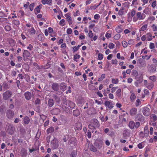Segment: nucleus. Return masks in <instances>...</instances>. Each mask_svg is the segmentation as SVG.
Segmentation results:
<instances>
[{"label":"nucleus","instance_id":"412c9836","mask_svg":"<svg viewBox=\"0 0 157 157\" xmlns=\"http://www.w3.org/2000/svg\"><path fill=\"white\" fill-rule=\"evenodd\" d=\"M75 128L77 130L81 129L82 128L81 124L79 122L76 123L75 124Z\"/></svg>","mask_w":157,"mask_h":157},{"label":"nucleus","instance_id":"09e8293b","mask_svg":"<svg viewBox=\"0 0 157 157\" xmlns=\"http://www.w3.org/2000/svg\"><path fill=\"white\" fill-rule=\"evenodd\" d=\"M35 13L36 14L40 12V8L36 7L34 10Z\"/></svg>","mask_w":157,"mask_h":157},{"label":"nucleus","instance_id":"c756f323","mask_svg":"<svg viewBox=\"0 0 157 157\" xmlns=\"http://www.w3.org/2000/svg\"><path fill=\"white\" fill-rule=\"evenodd\" d=\"M60 89L63 90H65L66 89V86L63 83L60 84Z\"/></svg>","mask_w":157,"mask_h":157},{"label":"nucleus","instance_id":"7c9ffc66","mask_svg":"<svg viewBox=\"0 0 157 157\" xmlns=\"http://www.w3.org/2000/svg\"><path fill=\"white\" fill-rule=\"evenodd\" d=\"M81 45H78L77 46H75L73 48V52H75L78 51L79 48L81 46Z\"/></svg>","mask_w":157,"mask_h":157},{"label":"nucleus","instance_id":"bb28decb","mask_svg":"<svg viewBox=\"0 0 157 157\" xmlns=\"http://www.w3.org/2000/svg\"><path fill=\"white\" fill-rule=\"evenodd\" d=\"M44 36L43 34H40L38 36V39L40 41H42L44 40Z\"/></svg>","mask_w":157,"mask_h":157},{"label":"nucleus","instance_id":"f3484780","mask_svg":"<svg viewBox=\"0 0 157 157\" xmlns=\"http://www.w3.org/2000/svg\"><path fill=\"white\" fill-rule=\"evenodd\" d=\"M25 98L27 100H29L31 98V94L30 92H27L25 94Z\"/></svg>","mask_w":157,"mask_h":157},{"label":"nucleus","instance_id":"9b49d317","mask_svg":"<svg viewBox=\"0 0 157 157\" xmlns=\"http://www.w3.org/2000/svg\"><path fill=\"white\" fill-rule=\"evenodd\" d=\"M137 109L135 108H132L130 110V114L131 116L135 115L137 113Z\"/></svg>","mask_w":157,"mask_h":157},{"label":"nucleus","instance_id":"20e7f679","mask_svg":"<svg viewBox=\"0 0 157 157\" xmlns=\"http://www.w3.org/2000/svg\"><path fill=\"white\" fill-rule=\"evenodd\" d=\"M142 112L144 115L145 116H148L151 114L150 109L147 106L143 108Z\"/></svg>","mask_w":157,"mask_h":157},{"label":"nucleus","instance_id":"4c0bfd02","mask_svg":"<svg viewBox=\"0 0 157 157\" xmlns=\"http://www.w3.org/2000/svg\"><path fill=\"white\" fill-rule=\"evenodd\" d=\"M89 149L90 151L93 152H96L97 151L96 148L93 145L90 146Z\"/></svg>","mask_w":157,"mask_h":157},{"label":"nucleus","instance_id":"39448f33","mask_svg":"<svg viewBox=\"0 0 157 157\" xmlns=\"http://www.w3.org/2000/svg\"><path fill=\"white\" fill-rule=\"evenodd\" d=\"M12 93L8 90L4 93L3 94V98L5 100H7L11 96Z\"/></svg>","mask_w":157,"mask_h":157},{"label":"nucleus","instance_id":"a211bd4d","mask_svg":"<svg viewBox=\"0 0 157 157\" xmlns=\"http://www.w3.org/2000/svg\"><path fill=\"white\" fill-rule=\"evenodd\" d=\"M149 79L153 82H157V77L154 75L149 76Z\"/></svg>","mask_w":157,"mask_h":157},{"label":"nucleus","instance_id":"f03ea898","mask_svg":"<svg viewBox=\"0 0 157 157\" xmlns=\"http://www.w3.org/2000/svg\"><path fill=\"white\" fill-rule=\"evenodd\" d=\"M136 17H134L133 21L134 22H136L138 20H142L144 19L145 17V15L143 13H141L140 12H138L136 13Z\"/></svg>","mask_w":157,"mask_h":157},{"label":"nucleus","instance_id":"473e14b6","mask_svg":"<svg viewBox=\"0 0 157 157\" xmlns=\"http://www.w3.org/2000/svg\"><path fill=\"white\" fill-rule=\"evenodd\" d=\"M66 19L69 25H71L72 24V19L71 17H68L66 18Z\"/></svg>","mask_w":157,"mask_h":157},{"label":"nucleus","instance_id":"052dcab7","mask_svg":"<svg viewBox=\"0 0 157 157\" xmlns=\"http://www.w3.org/2000/svg\"><path fill=\"white\" fill-rule=\"evenodd\" d=\"M100 17V16L99 14H95L94 16V18L95 19H99Z\"/></svg>","mask_w":157,"mask_h":157},{"label":"nucleus","instance_id":"e2e57ef3","mask_svg":"<svg viewBox=\"0 0 157 157\" xmlns=\"http://www.w3.org/2000/svg\"><path fill=\"white\" fill-rule=\"evenodd\" d=\"M118 87H112L111 89V93H113L118 88Z\"/></svg>","mask_w":157,"mask_h":157},{"label":"nucleus","instance_id":"58836bf2","mask_svg":"<svg viewBox=\"0 0 157 157\" xmlns=\"http://www.w3.org/2000/svg\"><path fill=\"white\" fill-rule=\"evenodd\" d=\"M128 22H131L132 20V17L131 16L130 13H128Z\"/></svg>","mask_w":157,"mask_h":157},{"label":"nucleus","instance_id":"a19ab883","mask_svg":"<svg viewBox=\"0 0 157 157\" xmlns=\"http://www.w3.org/2000/svg\"><path fill=\"white\" fill-rule=\"evenodd\" d=\"M134 43V41L133 40L130 39L128 42V44L129 45H133Z\"/></svg>","mask_w":157,"mask_h":157},{"label":"nucleus","instance_id":"9d476101","mask_svg":"<svg viewBox=\"0 0 157 157\" xmlns=\"http://www.w3.org/2000/svg\"><path fill=\"white\" fill-rule=\"evenodd\" d=\"M103 144V142L101 140H97L95 143V145L99 148L102 147Z\"/></svg>","mask_w":157,"mask_h":157},{"label":"nucleus","instance_id":"338daca9","mask_svg":"<svg viewBox=\"0 0 157 157\" xmlns=\"http://www.w3.org/2000/svg\"><path fill=\"white\" fill-rule=\"evenodd\" d=\"M61 48H66L67 47L66 44L65 43H62L60 46Z\"/></svg>","mask_w":157,"mask_h":157},{"label":"nucleus","instance_id":"4be33fe9","mask_svg":"<svg viewBox=\"0 0 157 157\" xmlns=\"http://www.w3.org/2000/svg\"><path fill=\"white\" fill-rule=\"evenodd\" d=\"M146 36L147 38V40L151 41L152 40V36L151 33H147Z\"/></svg>","mask_w":157,"mask_h":157},{"label":"nucleus","instance_id":"f704fd0d","mask_svg":"<svg viewBox=\"0 0 157 157\" xmlns=\"http://www.w3.org/2000/svg\"><path fill=\"white\" fill-rule=\"evenodd\" d=\"M80 57V56L79 55L76 54L74 56V60L76 61H78L77 59H78Z\"/></svg>","mask_w":157,"mask_h":157},{"label":"nucleus","instance_id":"8fccbe9b","mask_svg":"<svg viewBox=\"0 0 157 157\" xmlns=\"http://www.w3.org/2000/svg\"><path fill=\"white\" fill-rule=\"evenodd\" d=\"M21 153H22L23 152L24 154H22L21 155L23 156V157H25V156L27 155V151L24 149L22 150H21Z\"/></svg>","mask_w":157,"mask_h":157},{"label":"nucleus","instance_id":"aec40b11","mask_svg":"<svg viewBox=\"0 0 157 157\" xmlns=\"http://www.w3.org/2000/svg\"><path fill=\"white\" fill-rule=\"evenodd\" d=\"M128 126L131 129L134 128L135 126L134 122L132 121H130L128 124Z\"/></svg>","mask_w":157,"mask_h":157},{"label":"nucleus","instance_id":"3c124183","mask_svg":"<svg viewBox=\"0 0 157 157\" xmlns=\"http://www.w3.org/2000/svg\"><path fill=\"white\" fill-rule=\"evenodd\" d=\"M34 6V3H32L29 5V9H30V10L31 11H32L33 10Z\"/></svg>","mask_w":157,"mask_h":157},{"label":"nucleus","instance_id":"0eeeda50","mask_svg":"<svg viewBox=\"0 0 157 157\" xmlns=\"http://www.w3.org/2000/svg\"><path fill=\"white\" fill-rule=\"evenodd\" d=\"M14 115V113L11 110H8L6 113V116L9 119L12 118Z\"/></svg>","mask_w":157,"mask_h":157},{"label":"nucleus","instance_id":"c03bdc74","mask_svg":"<svg viewBox=\"0 0 157 157\" xmlns=\"http://www.w3.org/2000/svg\"><path fill=\"white\" fill-rule=\"evenodd\" d=\"M144 144L143 143V142H142L141 143H139L138 145V147L139 149H142L144 147Z\"/></svg>","mask_w":157,"mask_h":157},{"label":"nucleus","instance_id":"c85d7f7f","mask_svg":"<svg viewBox=\"0 0 157 157\" xmlns=\"http://www.w3.org/2000/svg\"><path fill=\"white\" fill-rule=\"evenodd\" d=\"M54 131V128L53 127H51L48 128L47 130V134H48L49 133H51L53 132Z\"/></svg>","mask_w":157,"mask_h":157},{"label":"nucleus","instance_id":"f8f14e48","mask_svg":"<svg viewBox=\"0 0 157 157\" xmlns=\"http://www.w3.org/2000/svg\"><path fill=\"white\" fill-rule=\"evenodd\" d=\"M29 33L31 35H34L36 33V31L33 27H31L30 29H27Z\"/></svg>","mask_w":157,"mask_h":157},{"label":"nucleus","instance_id":"ea45409f","mask_svg":"<svg viewBox=\"0 0 157 157\" xmlns=\"http://www.w3.org/2000/svg\"><path fill=\"white\" fill-rule=\"evenodd\" d=\"M121 90L120 89H118L116 91V95L118 97H120L121 95Z\"/></svg>","mask_w":157,"mask_h":157},{"label":"nucleus","instance_id":"4d7b16f0","mask_svg":"<svg viewBox=\"0 0 157 157\" xmlns=\"http://www.w3.org/2000/svg\"><path fill=\"white\" fill-rule=\"evenodd\" d=\"M147 52V50L144 49L142 50L141 52V54H146Z\"/></svg>","mask_w":157,"mask_h":157},{"label":"nucleus","instance_id":"0e129e2a","mask_svg":"<svg viewBox=\"0 0 157 157\" xmlns=\"http://www.w3.org/2000/svg\"><path fill=\"white\" fill-rule=\"evenodd\" d=\"M88 36L90 38H92L93 37V33L91 30L89 31L88 33Z\"/></svg>","mask_w":157,"mask_h":157},{"label":"nucleus","instance_id":"7ed1b4c3","mask_svg":"<svg viewBox=\"0 0 157 157\" xmlns=\"http://www.w3.org/2000/svg\"><path fill=\"white\" fill-rule=\"evenodd\" d=\"M149 133V131L148 127L147 126L145 127L144 128V132H141L140 133V136L144 137H147L148 136Z\"/></svg>","mask_w":157,"mask_h":157},{"label":"nucleus","instance_id":"ddd939ff","mask_svg":"<svg viewBox=\"0 0 157 157\" xmlns=\"http://www.w3.org/2000/svg\"><path fill=\"white\" fill-rule=\"evenodd\" d=\"M52 0H41V2L44 5L48 4L49 5H52Z\"/></svg>","mask_w":157,"mask_h":157},{"label":"nucleus","instance_id":"49530a36","mask_svg":"<svg viewBox=\"0 0 157 157\" xmlns=\"http://www.w3.org/2000/svg\"><path fill=\"white\" fill-rule=\"evenodd\" d=\"M151 28L152 30L154 31H157V26L155 24H153Z\"/></svg>","mask_w":157,"mask_h":157},{"label":"nucleus","instance_id":"72a5a7b5","mask_svg":"<svg viewBox=\"0 0 157 157\" xmlns=\"http://www.w3.org/2000/svg\"><path fill=\"white\" fill-rule=\"evenodd\" d=\"M59 25L61 26H63L65 25V20L64 19H62L59 22Z\"/></svg>","mask_w":157,"mask_h":157},{"label":"nucleus","instance_id":"864d4df0","mask_svg":"<svg viewBox=\"0 0 157 157\" xmlns=\"http://www.w3.org/2000/svg\"><path fill=\"white\" fill-rule=\"evenodd\" d=\"M155 47L154 44L152 43H150L149 44V48L150 49H153Z\"/></svg>","mask_w":157,"mask_h":157},{"label":"nucleus","instance_id":"4468645a","mask_svg":"<svg viewBox=\"0 0 157 157\" xmlns=\"http://www.w3.org/2000/svg\"><path fill=\"white\" fill-rule=\"evenodd\" d=\"M151 122H155L157 120V116L155 114H152L150 116Z\"/></svg>","mask_w":157,"mask_h":157},{"label":"nucleus","instance_id":"423d86ee","mask_svg":"<svg viewBox=\"0 0 157 157\" xmlns=\"http://www.w3.org/2000/svg\"><path fill=\"white\" fill-rule=\"evenodd\" d=\"M105 105L110 109H111L113 107V104L112 101H106L104 102Z\"/></svg>","mask_w":157,"mask_h":157},{"label":"nucleus","instance_id":"2f4dec72","mask_svg":"<svg viewBox=\"0 0 157 157\" xmlns=\"http://www.w3.org/2000/svg\"><path fill=\"white\" fill-rule=\"evenodd\" d=\"M113 84H117L119 80L117 78H112L111 80Z\"/></svg>","mask_w":157,"mask_h":157},{"label":"nucleus","instance_id":"2eb2a0df","mask_svg":"<svg viewBox=\"0 0 157 157\" xmlns=\"http://www.w3.org/2000/svg\"><path fill=\"white\" fill-rule=\"evenodd\" d=\"M154 83L153 82H151L147 84L146 87L149 90H151L154 87Z\"/></svg>","mask_w":157,"mask_h":157},{"label":"nucleus","instance_id":"13d9d810","mask_svg":"<svg viewBox=\"0 0 157 157\" xmlns=\"http://www.w3.org/2000/svg\"><path fill=\"white\" fill-rule=\"evenodd\" d=\"M5 29L6 31H9L11 29V27L7 25L5 27Z\"/></svg>","mask_w":157,"mask_h":157},{"label":"nucleus","instance_id":"1a4fd4ad","mask_svg":"<svg viewBox=\"0 0 157 157\" xmlns=\"http://www.w3.org/2000/svg\"><path fill=\"white\" fill-rule=\"evenodd\" d=\"M14 127L13 125H10L8 126L7 132L10 134H12L14 132Z\"/></svg>","mask_w":157,"mask_h":157},{"label":"nucleus","instance_id":"c9c22d12","mask_svg":"<svg viewBox=\"0 0 157 157\" xmlns=\"http://www.w3.org/2000/svg\"><path fill=\"white\" fill-rule=\"evenodd\" d=\"M122 29L120 26H118L116 28V30L118 33H120L122 31Z\"/></svg>","mask_w":157,"mask_h":157},{"label":"nucleus","instance_id":"a878e982","mask_svg":"<svg viewBox=\"0 0 157 157\" xmlns=\"http://www.w3.org/2000/svg\"><path fill=\"white\" fill-rule=\"evenodd\" d=\"M137 115L138 116V117H139V118L138 119V121L142 122L144 121V117L142 115L140 114H138Z\"/></svg>","mask_w":157,"mask_h":157},{"label":"nucleus","instance_id":"603ef678","mask_svg":"<svg viewBox=\"0 0 157 157\" xmlns=\"http://www.w3.org/2000/svg\"><path fill=\"white\" fill-rule=\"evenodd\" d=\"M72 30L70 28H69L67 29V33L68 34H70L72 33Z\"/></svg>","mask_w":157,"mask_h":157},{"label":"nucleus","instance_id":"37998d69","mask_svg":"<svg viewBox=\"0 0 157 157\" xmlns=\"http://www.w3.org/2000/svg\"><path fill=\"white\" fill-rule=\"evenodd\" d=\"M105 37L107 38H109L111 37V33H109V31H108L106 33L105 35Z\"/></svg>","mask_w":157,"mask_h":157},{"label":"nucleus","instance_id":"5fc2aeb1","mask_svg":"<svg viewBox=\"0 0 157 157\" xmlns=\"http://www.w3.org/2000/svg\"><path fill=\"white\" fill-rule=\"evenodd\" d=\"M73 114L74 116H77L79 115L78 111L77 110H75L73 111Z\"/></svg>","mask_w":157,"mask_h":157},{"label":"nucleus","instance_id":"b1692460","mask_svg":"<svg viewBox=\"0 0 157 157\" xmlns=\"http://www.w3.org/2000/svg\"><path fill=\"white\" fill-rule=\"evenodd\" d=\"M147 30V25H143L140 29V31H144Z\"/></svg>","mask_w":157,"mask_h":157},{"label":"nucleus","instance_id":"dca6fc26","mask_svg":"<svg viewBox=\"0 0 157 157\" xmlns=\"http://www.w3.org/2000/svg\"><path fill=\"white\" fill-rule=\"evenodd\" d=\"M59 85L56 83H53L52 85V89L55 91H57L59 89Z\"/></svg>","mask_w":157,"mask_h":157},{"label":"nucleus","instance_id":"6ab92c4d","mask_svg":"<svg viewBox=\"0 0 157 157\" xmlns=\"http://www.w3.org/2000/svg\"><path fill=\"white\" fill-rule=\"evenodd\" d=\"M149 2L151 3V6L153 8H155L157 4L156 0H150Z\"/></svg>","mask_w":157,"mask_h":157},{"label":"nucleus","instance_id":"de8ad7c7","mask_svg":"<svg viewBox=\"0 0 157 157\" xmlns=\"http://www.w3.org/2000/svg\"><path fill=\"white\" fill-rule=\"evenodd\" d=\"M114 46L115 44L112 43H110L108 45V47L110 49L113 48H114Z\"/></svg>","mask_w":157,"mask_h":157},{"label":"nucleus","instance_id":"393cba45","mask_svg":"<svg viewBox=\"0 0 157 157\" xmlns=\"http://www.w3.org/2000/svg\"><path fill=\"white\" fill-rule=\"evenodd\" d=\"M24 121L25 124H28L30 121L29 118L27 116L25 117L24 119Z\"/></svg>","mask_w":157,"mask_h":157},{"label":"nucleus","instance_id":"e433bc0d","mask_svg":"<svg viewBox=\"0 0 157 157\" xmlns=\"http://www.w3.org/2000/svg\"><path fill=\"white\" fill-rule=\"evenodd\" d=\"M121 35L120 34H117L114 36V39L115 40H118L120 38Z\"/></svg>","mask_w":157,"mask_h":157},{"label":"nucleus","instance_id":"f257e3e1","mask_svg":"<svg viewBox=\"0 0 157 157\" xmlns=\"http://www.w3.org/2000/svg\"><path fill=\"white\" fill-rule=\"evenodd\" d=\"M99 126V124L98 121L96 119L92 120L90 122V124L89 125V128L90 129H94L96 127Z\"/></svg>","mask_w":157,"mask_h":157},{"label":"nucleus","instance_id":"6e6d98bb","mask_svg":"<svg viewBox=\"0 0 157 157\" xmlns=\"http://www.w3.org/2000/svg\"><path fill=\"white\" fill-rule=\"evenodd\" d=\"M138 4V2L137 0H133L132 2V5L134 6H136Z\"/></svg>","mask_w":157,"mask_h":157},{"label":"nucleus","instance_id":"79ce46f5","mask_svg":"<svg viewBox=\"0 0 157 157\" xmlns=\"http://www.w3.org/2000/svg\"><path fill=\"white\" fill-rule=\"evenodd\" d=\"M130 100L131 101H133L136 98V96L134 93H132L130 96Z\"/></svg>","mask_w":157,"mask_h":157},{"label":"nucleus","instance_id":"a18cd8bd","mask_svg":"<svg viewBox=\"0 0 157 157\" xmlns=\"http://www.w3.org/2000/svg\"><path fill=\"white\" fill-rule=\"evenodd\" d=\"M128 43H127L126 41H123L122 42V44L124 48H126L128 46Z\"/></svg>","mask_w":157,"mask_h":157},{"label":"nucleus","instance_id":"774afa93","mask_svg":"<svg viewBox=\"0 0 157 157\" xmlns=\"http://www.w3.org/2000/svg\"><path fill=\"white\" fill-rule=\"evenodd\" d=\"M76 153L75 152H73L71 154V157H76Z\"/></svg>","mask_w":157,"mask_h":157},{"label":"nucleus","instance_id":"bf43d9fd","mask_svg":"<svg viewBox=\"0 0 157 157\" xmlns=\"http://www.w3.org/2000/svg\"><path fill=\"white\" fill-rule=\"evenodd\" d=\"M85 38V36L82 34L81 35L79 36V38L80 40H83Z\"/></svg>","mask_w":157,"mask_h":157},{"label":"nucleus","instance_id":"5701e85b","mask_svg":"<svg viewBox=\"0 0 157 157\" xmlns=\"http://www.w3.org/2000/svg\"><path fill=\"white\" fill-rule=\"evenodd\" d=\"M52 113L55 115H57L60 112V110L58 108H56L52 111Z\"/></svg>","mask_w":157,"mask_h":157},{"label":"nucleus","instance_id":"6e6552de","mask_svg":"<svg viewBox=\"0 0 157 157\" xmlns=\"http://www.w3.org/2000/svg\"><path fill=\"white\" fill-rule=\"evenodd\" d=\"M58 142L56 140H54L51 142V146L53 149L56 148L58 147Z\"/></svg>","mask_w":157,"mask_h":157},{"label":"nucleus","instance_id":"69168bd1","mask_svg":"<svg viewBox=\"0 0 157 157\" xmlns=\"http://www.w3.org/2000/svg\"><path fill=\"white\" fill-rule=\"evenodd\" d=\"M112 64L116 65L117 63V61L116 59H112Z\"/></svg>","mask_w":157,"mask_h":157},{"label":"nucleus","instance_id":"cd10ccee","mask_svg":"<svg viewBox=\"0 0 157 157\" xmlns=\"http://www.w3.org/2000/svg\"><path fill=\"white\" fill-rule=\"evenodd\" d=\"M48 105L50 107L52 106L54 104V101L53 99H50L48 101Z\"/></svg>","mask_w":157,"mask_h":157},{"label":"nucleus","instance_id":"680f3d73","mask_svg":"<svg viewBox=\"0 0 157 157\" xmlns=\"http://www.w3.org/2000/svg\"><path fill=\"white\" fill-rule=\"evenodd\" d=\"M98 58L99 59L101 60L103 58V55L102 54L99 53L98 55Z\"/></svg>","mask_w":157,"mask_h":157}]
</instances>
